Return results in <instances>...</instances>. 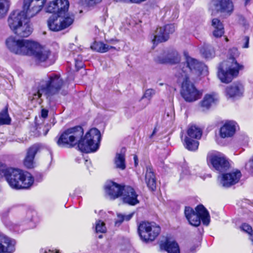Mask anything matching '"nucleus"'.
I'll list each match as a JSON object with an SVG mask.
<instances>
[{"instance_id":"nucleus-1","label":"nucleus","mask_w":253,"mask_h":253,"mask_svg":"<svg viewBox=\"0 0 253 253\" xmlns=\"http://www.w3.org/2000/svg\"><path fill=\"white\" fill-rule=\"evenodd\" d=\"M5 44L10 52L18 55L33 56L38 63L45 61L50 53L48 50L42 47L36 42L18 39L13 36L8 37Z\"/></svg>"},{"instance_id":"nucleus-2","label":"nucleus","mask_w":253,"mask_h":253,"mask_svg":"<svg viewBox=\"0 0 253 253\" xmlns=\"http://www.w3.org/2000/svg\"><path fill=\"white\" fill-rule=\"evenodd\" d=\"M63 84V81L58 75H48L34 87L30 93L31 100L39 99L42 95L49 96L57 93Z\"/></svg>"},{"instance_id":"nucleus-3","label":"nucleus","mask_w":253,"mask_h":253,"mask_svg":"<svg viewBox=\"0 0 253 253\" xmlns=\"http://www.w3.org/2000/svg\"><path fill=\"white\" fill-rule=\"evenodd\" d=\"M229 53L230 57L221 63L218 71V78L221 82L225 84L230 83L234 78L237 76L239 70L242 67L235 60L239 54L237 48L233 47L230 49Z\"/></svg>"},{"instance_id":"nucleus-4","label":"nucleus","mask_w":253,"mask_h":253,"mask_svg":"<svg viewBox=\"0 0 253 253\" xmlns=\"http://www.w3.org/2000/svg\"><path fill=\"white\" fill-rule=\"evenodd\" d=\"M6 173L5 179L13 189H27L33 184L34 178L31 175L21 169L9 168Z\"/></svg>"},{"instance_id":"nucleus-5","label":"nucleus","mask_w":253,"mask_h":253,"mask_svg":"<svg viewBox=\"0 0 253 253\" xmlns=\"http://www.w3.org/2000/svg\"><path fill=\"white\" fill-rule=\"evenodd\" d=\"M83 134L84 130L82 126H77L70 127L60 135L57 140V144L60 147L68 146L73 147L79 144Z\"/></svg>"},{"instance_id":"nucleus-6","label":"nucleus","mask_w":253,"mask_h":253,"mask_svg":"<svg viewBox=\"0 0 253 253\" xmlns=\"http://www.w3.org/2000/svg\"><path fill=\"white\" fill-rule=\"evenodd\" d=\"M206 68V66L203 63L190 57H187L185 62L180 63L175 68V76L178 78H187L189 72L199 75Z\"/></svg>"},{"instance_id":"nucleus-7","label":"nucleus","mask_w":253,"mask_h":253,"mask_svg":"<svg viewBox=\"0 0 253 253\" xmlns=\"http://www.w3.org/2000/svg\"><path fill=\"white\" fill-rule=\"evenodd\" d=\"M195 211L193 209L186 207L185 209V215L189 223L194 226H198L201 224V220L203 224L208 225L210 222V216L208 211L202 205H198Z\"/></svg>"},{"instance_id":"nucleus-8","label":"nucleus","mask_w":253,"mask_h":253,"mask_svg":"<svg viewBox=\"0 0 253 253\" xmlns=\"http://www.w3.org/2000/svg\"><path fill=\"white\" fill-rule=\"evenodd\" d=\"M101 140L100 131L96 128L90 129L78 144L79 150L84 153L96 151L99 148Z\"/></svg>"},{"instance_id":"nucleus-9","label":"nucleus","mask_w":253,"mask_h":253,"mask_svg":"<svg viewBox=\"0 0 253 253\" xmlns=\"http://www.w3.org/2000/svg\"><path fill=\"white\" fill-rule=\"evenodd\" d=\"M160 227L155 222L142 221L138 227V232L141 239L144 242H152L159 235Z\"/></svg>"},{"instance_id":"nucleus-10","label":"nucleus","mask_w":253,"mask_h":253,"mask_svg":"<svg viewBox=\"0 0 253 253\" xmlns=\"http://www.w3.org/2000/svg\"><path fill=\"white\" fill-rule=\"evenodd\" d=\"M179 80H182V84L181 90V94L184 100L189 102H194L199 99L202 93L198 90L188 78H180Z\"/></svg>"},{"instance_id":"nucleus-11","label":"nucleus","mask_w":253,"mask_h":253,"mask_svg":"<svg viewBox=\"0 0 253 253\" xmlns=\"http://www.w3.org/2000/svg\"><path fill=\"white\" fill-rule=\"evenodd\" d=\"M46 0H24L23 10L29 18L37 15L42 9Z\"/></svg>"},{"instance_id":"nucleus-12","label":"nucleus","mask_w":253,"mask_h":253,"mask_svg":"<svg viewBox=\"0 0 253 253\" xmlns=\"http://www.w3.org/2000/svg\"><path fill=\"white\" fill-rule=\"evenodd\" d=\"M30 19L24 10H16L11 12L8 16L7 23L10 30L14 33L21 24Z\"/></svg>"},{"instance_id":"nucleus-13","label":"nucleus","mask_w":253,"mask_h":253,"mask_svg":"<svg viewBox=\"0 0 253 253\" xmlns=\"http://www.w3.org/2000/svg\"><path fill=\"white\" fill-rule=\"evenodd\" d=\"M207 160L216 170L220 172L226 170L229 168V162L222 154H209Z\"/></svg>"},{"instance_id":"nucleus-14","label":"nucleus","mask_w":253,"mask_h":253,"mask_svg":"<svg viewBox=\"0 0 253 253\" xmlns=\"http://www.w3.org/2000/svg\"><path fill=\"white\" fill-rule=\"evenodd\" d=\"M175 31V26L173 24H168L163 27L157 28L153 36L152 42L154 44L163 42L169 39V35Z\"/></svg>"},{"instance_id":"nucleus-15","label":"nucleus","mask_w":253,"mask_h":253,"mask_svg":"<svg viewBox=\"0 0 253 253\" xmlns=\"http://www.w3.org/2000/svg\"><path fill=\"white\" fill-rule=\"evenodd\" d=\"M242 176L240 170L236 169L218 176L220 184L224 187H229L237 183Z\"/></svg>"},{"instance_id":"nucleus-16","label":"nucleus","mask_w":253,"mask_h":253,"mask_svg":"<svg viewBox=\"0 0 253 253\" xmlns=\"http://www.w3.org/2000/svg\"><path fill=\"white\" fill-rule=\"evenodd\" d=\"M211 4L217 12L230 15L233 11L234 6L231 0H212Z\"/></svg>"},{"instance_id":"nucleus-17","label":"nucleus","mask_w":253,"mask_h":253,"mask_svg":"<svg viewBox=\"0 0 253 253\" xmlns=\"http://www.w3.org/2000/svg\"><path fill=\"white\" fill-rule=\"evenodd\" d=\"M16 242L3 234L0 233V253H12L14 252Z\"/></svg>"},{"instance_id":"nucleus-18","label":"nucleus","mask_w":253,"mask_h":253,"mask_svg":"<svg viewBox=\"0 0 253 253\" xmlns=\"http://www.w3.org/2000/svg\"><path fill=\"white\" fill-rule=\"evenodd\" d=\"M124 203L130 205H135L139 203L137 194L130 186H124L122 194Z\"/></svg>"},{"instance_id":"nucleus-19","label":"nucleus","mask_w":253,"mask_h":253,"mask_svg":"<svg viewBox=\"0 0 253 253\" xmlns=\"http://www.w3.org/2000/svg\"><path fill=\"white\" fill-rule=\"evenodd\" d=\"M106 192L112 199H115L122 194L123 187L112 181L108 182L105 185Z\"/></svg>"},{"instance_id":"nucleus-20","label":"nucleus","mask_w":253,"mask_h":253,"mask_svg":"<svg viewBox=\"0 0 253 253\" xmlns=\"http://www.w3.org/2000/svg\"><path fill=\"white\" fill-rule=\"evenodd\" d=\"M40 146L39 144H35L30 147L27 152L26 156L25 158L24 165L29 169L33 168L34 160L36 154L39 151Z\"/></svg>"},{"instance_id":"nucleus-21","label":"nucleus","mask_w":253,"mask_h":253,"mask_svg":"<svg viewBox=\"0 0 253 253\" xmlns=\"http://www.w3.org/2000/svg\"><path fill=\"white\" fill-rule=\"evenodd\" d=\"M236 131V123L233 121L226 122L220 128V135L222 138L232 136Z\"/></svg>"},{"instance_id":"nucleus-22","label":"nucleus","mask_w":253,"mask_h":253,"mask_svg":"<svg viewBox=\"0 0 253 253\" xmlns=\"http://www.w3.org/2000/svg\"><path fill=\"white\" fill-rule=\"evenodd\" d=\"M32 32L33 28L30 24L29 19H28L23 24H21L14 33L19 37H27Z\"/></svg>"},{"instance_id":"nucleus-23","label":"nucleus","mask_w":253,"mask_h":253,"mask_svg":"<svg viewBox=\"0 0 253 253\" xmlns=\"http://www.w3.org/2000/svg\"><path fill=\"white\" fill-rule=\"evenodd\" d=\"M162 250L167 252L168 253H180L179 247L178 244L173 240H166L160 244Z\"/></svg>"},{"instance_id":"nucleus-24","label":"nucleus","mask_w":253,"mask_h":253,"mask_svg":"<svg viewBox=\"0 0 253 253\" xmlns=\"http://www.w3.org/2000/svg\"><path fill=\"white\" fill-rule=\"evenodd\" d=\"M47 26L52 31L58 32L63 30L61 19L58 15H52L47 20Z\"/></svg>"},{"instance_id":"nucleus-25","label":"nucleus","mask_w":253,"mask_h":253,"mask_svg":"<svg viewBox=\"0 0 253 253\" xmlns=\"http://www.w3.org/2000/svg\"><path fill=\"white\" fill-rule=\"evenodd\" d=\"M145 181L148 187L151 191H154L156 188V181L153 169L150 167L146 168Z\"/></svg>"},{"instance_id":"nucleus-26","label":"nucleus","mask_w":253,"mask_h":253,"mask_svg":"<svg viewBox=\"0 0 253 253\" xmlns=\"http://www.w3.org/2000/svg\"><path fill=\"white\" fill-rule=\"evenodd\" d=\"M218 100V96L215 93L207 94L205 95L203 100L201 102V105L202 107L208 109L211 106L215 104Z\"/></svg>"},{"instance_id":"nucleus-27","label":"nucleus","mask_w":253,"mask_h":253,"mask_svg":"<svg viewBox=\"0 0 253 253\" xmlns=\"http://www.w3.org/2000/svg\"><path fill=\"white\" fill-rule=\"evenodd\" d=\"M213 28L212 34L215 38H220L224 33V29L222 22L217 18H213L211 21Z\"/></svg>"},{"instance_id":"nucleus-28","label":"nucleus","mask_w":253,"mask_h":253,"mask_svg":"<svg viewBox=\"0 0 253 253\" xmlns=\"http://www.w3.org/2000/svg\"><path fill=\"white\" fill-rule=\"evenodd\" d=\"M226 94L230 97L240 96L243 93V87L241 84H233L226 89Z\"/></svg>"},{"instance_id":"nucleus-29","label":"nucleus","mask_w":253,"mask_h":253,"mask_svg":"<svg viewBox=\"0 0 253 253\" xmlns=\"http://www.w3.org/2000/svg\"><path fill=\"white\" fill-rule=\"evenodd\" d=\"M92 50L100 53H105L111 49H116L115 46L105 44L102 42L95 41L90 46Z\"/></svg>"},{"instance_id":"nucleus-30","label":"nucleus","mask_w":253,"mask_h":253,"mask_svg":"<svg viewBox=\"0 0 253 253\" xmlns=\"http://www.w3.org/2000/svg\"><path fill=\"white\" fill-rule=\"evenodd\" d=\"M125 148H122L120 153H117L114 159L115 167L117 169L124 170L126 168L125 162Z\"/></svg>"},{"instance_id":"nucleus-31","label":"nucleus","mask_w":253,"mask_h":253,"mask_svg":"<svg viewBox=\"0 0 253 253\" xmlns=\"http://www.w3.org/2000/svg\"><path fill=\"white\" fill-rule=\"evenodd\" d=\"M180 61V55L176 51L169 52L167 57L161 60L162 63L176 64Z\"/></svg>"},{"instance_id":"nucleus-32","label":"nucleus","mask_w":253,"mask_h":253,"mask_svg":"<svg viewBox=\"0 0 253 253\" xmlns=\"http://www.w3.org/2000/svg\"><path fill=\"white\" fill-rule=\"evenodd\" d=\"M200 52L202 56L207 59L212 58L214 57L215 52L213 48L211 45L204 43L200 48Z\"/></svg>"},{"instance_id":"nucleus-33","label":"nucleus","mask_w":253,"mask_h":253,"mask_svg":"<svg viewBox=\"0 0 253 253\" xmlns=\"http://www.w3.org/2000/svg\"><path fill=\"white\" fill-rule=\"evenodd\" d=\"M188 136L197 139L201 138L202 135V129L196 125H191L189 126L187 131Z\"/></svg>"},{"instance_id":"nucleus-34","label":"nucleus","mask_w":253,"mask_h":253,"mask_svg":"<svg viewBox=\"0 0 253 253\" xmlns=\"http://www.w3.org/2000/svg\"><path fill=\"white\" fill-rule=\"evenodd\" d=\"M58 17H60L61 19V22L63 30L72 25L74 21V15L68 12L63 13L62 16H58Z\"/></svg>"},{"instance_id":"nucleus-35","label":"nucleus","mask_w":253,"mask_h":253,"mask_svg":"<svg viewBox=\"0 0 253 253\" xmlns=\"http://www.w3.org/2000/svg\"><path fill=\"white\" fill-rule=\"evenodd\" d=\"M56 3L59 10H57V15L62 16L63 13L68 12L69 2L68 0H56Z\"/></svg>"},{"instance_id":"nucleus-36","label":"nucleus","mask_w":253,"mask_h":253,"mask_svg":"<svg viewBox=\"0 0 253 253\" xmlns=\"http://www.w3.org/2000/svg\"><path fill=\"white\" fill-rule=\"evenodd\" d=\"M184 145L186 149L190 151L196 150L199 146L198 141L193 139V138L186 137Z\"/></svg>"},{"instance_id":"nucleus-37","label":"nucleus","mask_w":253,"mask_h":253,"mask_svg":"<svg viewBox=\"0 0 253 253\" xmlns=\"http://www.w3.org/2000/svg\"><path fill=\"white\" fill-rule=\"evenodd\" d=\"M10 5L8 0H0V19L2 18L7 13Z\"/></svg>"},{"instance_id":"nucleus-38","label":"nucleus","mask_w":253,"mask_h":253,"mask_svg":"<svg viewBox=\"0 0 253 253\" xmlns=\"http://www.w3.org/2000/svg\"><path fill=\"white\" fill-rule=\"evenodd\" d=\"M11 122V118L8 113L7 108L0 112V125H9Z\"/></svg>"},{"instance_id":"nucleus-39","label":"nucleus","mask_w":253,"mask_h":253,"mask_svg":"<svg viewBox=\"0 0 253 253\" xmlns=\"http://www.w3.org/2000/svg\"><path fill=\"white\" fill-rule=\"evenodd\" d=\"M134 213L132 212L127 215H124L121 213H117V218L115 221V225L119 226L124 221L129 220L133 215Z\"/></svg>"},{"instance_id":"nucleus-40","label":"nucleus","mask_w":253,"mask_h":253,"mask_svg":"<svg viewBox=\"0 0 253 253\" xmlns=\"http://www.w3.org/2000/svg\"><path fill=\"white\" fill-rule=\"evenodd\" d=\"M57 10H59L55 0L50 2L46 7V12L57 14Z\"/></svg>"},{"instance_id":"nucleus-41","label":"nucleus","mask_w":253,"mask_h":253,"mask_svg":"<svg viewBox=\"0 0 253 253\" xmlns=\"http://www.w3.org/2000/svg\"><path fill=\"white\" fill-rule=\"evenodd\" d=\"M95 230L97 233H105L106 231V227L104 222L98 220L96 222Z\"/></svg>"},{"instance_id":"nucleus-42","label":"nucleus","mask_w":253,"mask_h":253,"mask_svg":"<svg viewBox=\"0 0 253 253\" xmlns=\"http://www.w3.org/2000/svg\"><path fill=\"white\" fill-rule=\"evenodd\" d=\"M9 168H7L6 166L0 163V178L3 176L5 178L6 176L7 171L8 170Z\"/></svg>"},{"instance_id":"nucleus-43","label":"nucleus","mask_w":253,"mask_h":253,"mask_svg":"<svg viewBox=\"0 0 253 253\" xmlns=\"http://www.w3.org/2000/svg\"><path fill=\"white\" fill-rule=\"evenodd\" d=\"M155 93L156 92L154 89L152 88L148 89L145 91L142 98H147L148 100H150Z\"/></svg>"},{"instance_id":"nucleus-44","label":"nucleus","mask_w":253,"mask_h":253,"mask_svg":"<svg viewBox=\"0 0 253 253\" xmlns=\"http://www.w3.org/2000/svg\"><path fill=\"white\" fill-rule=\"evenodd\" d=\"M240 228L242 230L245 231V232L248 233L249 234H251L253 232L252 228L250 225L249 224L244 223L240 227Z\"/></svg>"},{"instance_id":"nucleus-45","label":"nucleus","mask_w":253,"mask_h":253,"mask_svg":"<svg viewBox=\"0 0 253 253\" xmlns=\"http://www.w3.org/2000/svg\"><path fill=\"white\" fill-rule=\"evenodd\" d=\"M85 3L89 6L95 5L102 1V0H83Z\"/></svg>"},{"instance_id":"nucleus-46","label":"nucleus","mask_w":253,"mask_h":253,"mask_svg":"<svg viewBox=\"0 0 253 253\" xmlns=\"http://www.w3.org/2000/svg\"><path fill=\"white\" fill-rule=\"evenodd\" d=\"M75 66L77 68L82 67L83 64L82 63V57L81 55H78L77 58H75Z\"/></svg>"},{"instance_id":"nucleus-47","label":"nucleus","mask_w":253,"mask_h":253,"mask_svg":"<svg viewBox=\"0 0 253 253\" xmlns=\"http://www.w3.org/2000/svg\"><path fill=\"white\" fill-rule=\"evenodd\" d=\"M243 41H244V44L243 45V47L248 48L249 47V37L248 36L244 37Z\"/></svg>"},{"instance_id":"nucleus-48","label":"nucleus","mask_w":253,"mask_h":253,"mask_svg":"<svg viewBox=\"0 0 253 253\" xmlns=\"http://www.w3.org/2000/svg\"><path fill=\"white\" fill-rule=\"evenodd\" d=\"M106 43L108 45L109 44H115V43H117L118 42V41L117 40L115 39H110V40H106Z\"/></svg>"},{"instance_id":"nucleus-49","label":"nucleus","mask_w":253,"mask_h":253,"mask_svg":"<svg viewBox=\"0 0 253 253\" xmlns=\"http://www.w3.org/2000/svg\"><path fill=\"white\" fill-rule=\"evenodd\" d=\"M48 111L47 110L45 109H42V111H41L42 117L44 119L46 118L48 116Z\"/></svg>"},{"instance_id":"nucleus-50","label":"nucleus","mask_w":253,"mask_h":253,"mask_svg":"<svg viewBox=\"0 0 253 253\" xmlns=\"http://www.w3.org/2000/svg\"><path fill=\"white\" fill-rule=\"evenodd\" d=\"M146 0H125L126 1L135 3H140Z\"/></svg>"},{"instance_id":"nucleus-51","label":"nucleus","mask_w":253,"mask_h":253,"mask_svg":"<svg viewBox=\"0 0 253 253\" xmlns=\"http://www.w3.org/2000/svg\"><path fill=\"white\" fill-rule=\"evenodd\" d=\"M133 160L134 161V166H135V167H137L138 164V159L137 155H134Z\"/></svg>"},{"instance_id":"nucleus-52","label":"nucleus","mask_w":253,"mask_h":253,"mask_svg":"<svg viewBox=\"0 0 253 253\" xmlns=\"http://www.w3.org/2000/svg\"><path fill=\"white\" fill-rule=\"evenodd\" d=\"M44 253H59L58 251H53L49 250L48 251H44Z\"/></svg>"},{"instance_id":"nucleus-53","label":"nucleus","mask_w":253,"mask_h":253,"mask_svg":"<svg viewBox=\"0 0 253 253\" xmlns=\"http://www.w3.org/2000/svg\"><path fill=\"white\" fill-rule=\"evenodd\" d=\"M85 165L86 166L87 169H89V166L91 165V162L90 161L85 160Z\"/></svg>"},{"instance_id":"nucleus-54","label":"nucleus","mask_w":253,"mask_h":253,"mask_svg":"<svg viewBox=\"0 0 253 253\" xmlns=\"http://www.w3.org/2000/svg\"><path fill=\"white\" fill-rule=\"evenodd\" d=\"M245 0V5H247L249 3V2H250V1L251 0Z\"/></svg>"},{"instance_id":"nucleus-55","label":"nucleus","mask_w":253,"mask_h":253,"mask_svg":"<svg viewBox=\"0 0 253 253\" xmlns=\"http://www.w3.org/2000/svg\"><path fill=\"white\" fill-rule=\"evenodd\" d=\"M47 132H48V130H47L45 131V132L44 133V135H45L47 134Z\"/></svg>"},{"instance_id":"nucleus-56","label":"nucleus","mask_w":253,"mask_h":253,"mask_svg":"<svg viewBox=\"0 0 253 253\" xmlns=\"http://www.w3.org/2000/svg\"><path fill=\"white\" fill-rule=\"evenodd\" d=\"M99 238H102V235H99Z\"/></svg>"},{"instance_id":"nucleus-57","label":"nucleus","mask_w":253,"mask_h":253,"mask_svg":"<svg viewBox=\"0 0 253 253\" xmlns=\"http://www.w3.org/2000/svg\"><path fill=\"white\" fill-rule=\"evenodd\" d=\"M226 39V41H228V39H227V38H226V39Z\"/></svg>"},{"instance_id":"nucleus-58","label":"nucleus","mask_w":253,"mask_h":253,"mask_svg":"<svg viewBox=\"0 0 253 253\" xmlns=\"http://www.w3.org/2000/svg\"><path fill=\"white\" fill-rule=\"evenodd\" d=\"M160 85H162L163 84L161 83V84H160Z\"/></svg>"},{"instance_id":"nucleus-59","label":"nucleus","mask_w":253,"mask_h":253,"mask_svg":"<svg viewBox=\"0 0 253 253\" xmlns=\"http://www.w3.org/2000/svg\"><path fill=\"white\" fill-rule=\"evenodd\" d=\"M155 133V131H153V134H154V133Z\"/></svg>"},{"instance_id":"nucleus-60","label":"nucleus","mask_w":253,"mask_h":253,"mask_svg":"<svg viewBox=\"0 0 253 253\" xmlns=\"http://www.w3.org/2000/svg\"><path fill=\"white\" fill-rule=\"evenodd\" d=\"M251 240H252V241H253V238Z\"/></svg>"}]
</instances>
